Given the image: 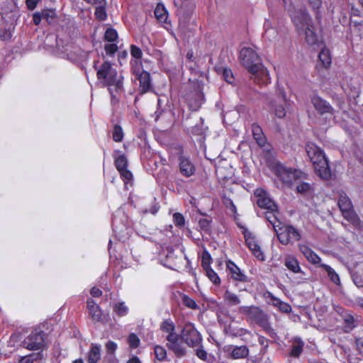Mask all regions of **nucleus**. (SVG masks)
Instances as JSON below:
<instances>
[{"mask_svg":"<svg viewBox=\"0 0 363 363\" xmlns=\"http://www.w3.org/2000/svg\"><path fill=\"white\" fill-rule=\"evenodd\" d=\"M104 38L108 42H114L118 38V33L116 30L110 28L106 30Z\"/></svg>","mask_w":363,"mask_h":363,"instance_id":"nucleus-42","label":"nucleus"},{"mask_svg":"<svg viewBox=\"0 0 363 363\" xmlns=\"http://www.w3.org/2000/svg\"><path fill=\"white\" fill-rule=\"evenodd\" d=\"M86 303L89 309V313L92 320L94 323L102 321L103 313L101 308L91 298L88 299Z\"/></svg>","mask_w":363,"mask_h":363,"instance_id":"nucleus-17","label":"nucleus"},{"mask_svg":"<svg viewBox=\"0 0 363 363\" xmlns=\"http://www.w3.org/2000/svg\"><path fill=\"white\" fill-rule=\"evenodd\" d=\"M179 160V171L182 175L189 177L195 173V167L188 158L180 156Z\"/></svg>","mask_w":363,"mask_h":363,"instance_id":"nucleus-18","label":"nucleus"},{"mask_svg":"<svg viewBox=\"0 0 363 363\" xmlns=\"http://www.w3.org/2000/svg\"><path fill=\"white\" fill-rule=\"evenodd\" d=\"M130 53L131 55L136 59H140L143 55L141 50L133 45L130 46Z\"/></svg>","mask_w":363,"mask_h":363,"instance_id":"nucleus-53","label":"nucleus"},{"mask_svg":"<svg viewBox=\"0 0 363 363\" xmlns=\"http://www.w3.org/2000/svg\"><path fill=\"white\" fill-rule=\"evenodd\" d=\"M174 223L176 226L182 228L185 224V220L183 215L180 213H175L173 215Z\"/></svg>","mask_w":363,"mask_h":363,"instance_id":"nucleus-46","label":"nucleus"},{"mask_svg":"<svg viewBox=\"0 0 363 363\" xmlns=\"http://www.w3.org/2000/svg\"><path fill=\"white\" fill-rule=\"evenodd\" d=\"M320 267L325 270V272L328 274V278L332 282H333L336 285L340 284V279L339 275L335 272V270L332 267L325 264H322L320 265Z\"/></svg>","mask_w":363,"mask_h":363,"instance_id":"nucleus-28","label":"nucleus"},{"mask_svg":"<svg viewBox=\"0 0 363 363\" xmlns=\"http://www.w3.org/2000/svg\"><path fill=\"white\" fill-rule=\"evenodd\" d=\"M211 220H208L206 218H201L199 220V226L201 230H203L206 233H208L211 230Z\"/></svg>","mask_w":363,"mask_h":363,"instance_id":"nucleus-44","label":"nucleus"},{"mask_svg":"<svg viewBox=\"0 0 363 363\" xmlns=\"http://www.w3.org/2000/svg\"><path fill=\"white\" fill-rule=\"evenodd\" d=\"M167 340L168 341V343L167 344L168 348L172 347V345H174L179 342L178 335L174 333V331L169 333L167 337Z\"/></svg>","mask_w":363,"mask_h":363,"instance_id":"nucleus-49","label":"nucleus"},{"mask_svg":"<svg viewBox=\"0 0 363 363\" xmlns=\"http://www.w3.org/2000/svg\"><path fill=\"white\" fill-rule=\"evenodd\" d=\"M169 349L172 350L175 355L178 357H182L185 354V349L181 342L172 345V347H170Z\"/></svg>","mask_w":363,"mask_h":363,"instance_id":"nucleus-36","label":"nucleus"},{"mask_svg":"<svg viewBox=\"0 0 363 363\" xmlns=\"http://www.w3.org/2000/svg\"><path fill=\"white\" fill-rule=\"evenodd\" d=\"M128 342L130 347L136 348L139 346L140 339L138 337V336L135 334L131 333L128 336Z\"/></svg>","mask_w":363,"mask_h":363,"instance_id":"nucleus-48","label":"nucleus"},{"mask_svg":"<svg viewBox=\"0 0 363 363\" xmlns=\"http://www.w3.org/2000/svg\"><path fill=\"white\" fill-rule=\"evenodd\" d=\"M41 357L42 356L40 352L27 356L24 363H33L34 361H38V359H40Z\"/></svg>","mask_w":363,"mask_h":363,"instance_id":"nucleus-58","label":"nucleus"},{"mask_svg":"<svg viewBox=\"0 0 363 363\" xmlns=\"http://www.w3.org/2000/svg\"><path fill=\"white\" fill-rule=\"evenodd\" d=\"M303 350V345L300 344H296L293 345L291 351L290 352L291 356L298 357Z\"/></svg>","mask_w":363,"mask_h":363,"instance_id":"nucleus-55","label":"nucleus"},{"mask_svg":"<svg viewBox=\"0 0 363 363\" xmlns=\"http://www.w3.org/2000/svg\"><path fill=\"white\" fill-rule=\"evenodd\" d=\"M298 33H305V40L308 45H315L318 41V38L314 31L313 22L311 23V26L304 27V28L301 30Z\"/></svg>","mask_w":363,"mask_h":363,"instance_id":"nucleus-20","label":"nucleus"},{"mask_svg":"<svg viewBox=\"0 0 363 363\" xmlns=\"http://www.w3.org/2000/svg\"><path fill=\"white\" fill-rule=\"evenodd\" d=\"M113 311L120 317L124 316L128 313V308L124 302H118L113 305Z\"/></svg>","mask_w":363,"mask_h":363,"instance_id":"nucleus-32","label":"nucleus"},{"mask_svg":"<svg viewBox=\"0 0 363 363\" xmlns=\"http://www.w3.org/2000/svg\"><path fill=\"white\" fill-rule=\"evenodd\" d=\"M90 294L94 297H99L102 295V291L96 287L91 288Z\"/></svg>","mask_w":363,"mask_h":363,"instance_id":"nucleus-63","label":"nucleus"},{"mask_svg":"<svg viewBox=\"0 0 363 363\" xmlns=\"http://www.w3.org/2000/svg\"><path fill=\"white\" fill-rule=\"evenodd\" d=\"M137 79L140 82V92L145 94L152 90L151 78L149 72L143 71L140 73H137Z\"/></svg>","mask_w":363,"mask_h":363,"instance_id":"nucleus-16","label":"nucleus"},{"mask_svg":"<svg viewBox=\"0 0 363 363\" xmlns=\"http://www.w3.org/2000/svg\"><path fill=\"white\" fill-rule=\"evenodd\" d=\"M306 153L313 163L315 174L322 179L328 180L332 174L329 162L323 150L313 143L306 146Z\"/></svg>","mask_w":363,"mask_h":363,"instance_id":"nucleus-3","label":"nucleus"},{"mask_svg":"<svg viewBox=\"0 0 363 363\" xmlns=\"http://www.w3.org/2000/svg\"><path fill=\"white\" fill-rule=\"evenodd\" d=\"M269 104L272 111L278 118H284L289 105L284 91L282 89H279L276 92V96L269 99Z\"/></svg>","mask_w":363,"mask_h":363,"instance_id":"nucleus-7","label":"nucleus"},{"mask_svg":"<svg viewBox=\"0 0 363 363\" xmlns=\"http://www.w3.org/2000/svg\"><path fill=\"white\" fill-rule=\"evenodd\" d=\"M282 3L298 32L311 26L312 19L306 7L299 4V0H282Z\"/></svg>","mask_w":363,"mask_h":363,"instance_id":"nucleus-4","label":"nucleus"},{"mask_svg":"<svg viewBox=\"0 0 363 363\" xmlns=\"http://www.w3.org/2000/svg\"><path fill=\"white\" fill-rule=\"evenodd\" d=\"M45 335L43 331L34 330L22 344L25 348L30 350H43L45 347Z\"/></svg>","mask_w":363,"mask_h":363,"instance_id":"nucleus-9","label":"nucleus"},{"mask_svg":"<svg viewBox=\"0 0 363 363\" xmlns=\"http://www.w3.org/2000/svg\"><path fill=\"white\" fill-rule=\"evenodd\" d=\"M351 276L357 287H363V264H358L352 269Z\"/></svg>","mask_w":363,"mask_h":363,"instance_id":"nucleus-21","label":"nucleus"},{"mask_svg":"<svg viewBox=\"0 0 363 363\" xmlns=\"http://www.w3.org/2000/svg\"><path fill=\"white\" fill-rule=\"evenodd\" d=\"M226 266L231 274V278H233L234 280L242 282L248 281L247 277L242 272L240 269L237 265H235L234 262L228 260L226 262Z\"/></svg>","mask_w":363,"mask_h":363,"instance_id":"nucleus-19","label":"nucleus"},{"mask_svg":"<svg viewBox=\"0 0 363 363\" xmlns=\"http://www.w3.org/2000/svg\"><path fill=\"white\" fill-rule=\"evenodd\" d=\"M252 132L253 138L256 140L257 143L261 147L264 146L267 140L261 127L256 123H253L252 125Z\"/></svg>","mask_w":363,"mask_h":363,"instance_id":"nucleus-22","label":"nucleus"},{"mask_svg":"<svg viewBox=\"0 0 363 363\" xmlns=\"http://www.w3.org/2000/svg\"><path fill=\"white\" fill-rule=\"evenodd\" d=\"M182 303L184 306L191 309H196L198 308L196 302L186 295H184L182 296Z\"/></svg>","mask_w":363,"mask_h":363,"instance_id":"nucleus-45","label":"nucleus"},{"mask_svg":"<svg viewBox=\"0 0 363 363\" xmlns=\"http://www.w3.org/2000/svg\"><path fill=\"white\" fill-rule=\"evenodd\" d=\"M161 330L169 333L174 330V325L172 322L164 320L161 325Z\"/></svg>","mask_w":363,"mask_h":363,"instance_id":"nucleus-51","label":"nucleus"},{"mask_svg":"<svg viewBox=\"0 0 363 363\" xmlns=\"http://www.w3.org/2000/svg\"><path fill=\"white\" fill-rule=\"evenodd\" d=\"M106 352L108 355H112L117 348V345L113 341H108L106 344Z\"/></svg>","mask_w":363,"mask_h":363,"instance_id":"nucleus-54","label":"nucleus"},{"mask_svg":"<svg viewBox=\"0 0 363 363\" xmlns=\"http://www.w3.org/2000/svg\"><path fill=\"white\" fill-rule=\"evenodd\" d=\"M344 321L345 323V332L349 333L355 327L354 325V318L352 315H347L344 318Z\"/></svg>","mask_w":363,"mask_h":363,"instance_id":"nucleus-39","label":"nucleus"},{"mask_svg":"<svg viewBox=\"0 0 363 363\" xmlns=\"http://www.w3.org/2000/svg\"><path fill=\"white\" fill-rule=\"evenodd\" d=\"M249 354V350L247 347V346L242 345V346H237L235 347L232 352H231V357L233 359H241V358H245Z\"/></svg>","mask_w":363,"mask_h":363,"instance_id":"nucleus-26","label":"nucleus"},{"mask_svg":"<svg viewBox=\"0 0 363 363\" xmlns=\"http://www.w3.org/2000/svg\"><path fill=\"white\" fill-rule=\"evenodd\" d=\"M276 233L279 242L283 245H288L301 239L298 230L291 225H286L281 228V230L278 228Z\"/></svg>","mask_w":363,"mask_h":363,"instance_id":"nucleus-10","label":"nucleus"},{"mask_svg":"<svg viewBox=\"0 0 363 363\" xmlns=\"http://www.w3.org/2000/svg\"><path fill=\"white\" fill-rule=\"evenodd\" d=\"M301 252L303 254L306 258L313 264H318L320 262L321 259L318 256L310 247L306 245H300Z\"/></svg>","mask_w":363,"mask_h":363,"instance_id":"nucleus-24","label":"nucleus"},{"mask_svg":"<svg viewBox=\"0 0 363 363\" xmlns=\"http://www.w3.org/2000/svg\"><path fill=\"white\" fill-rule=\"evenodd\" d=\"M211 257L208 252L204 250L202 255L201 266L203 269H208L211 268Z\"/></svg>","mask_w":363,"mask_h":363,"instance_id":"nucleus-40","label":"nucleus"},{"mask_svg":"<svg viewBox=\"0 0 363 363\" xmlns=\"http://www.w3.org/2000/svg\"><path fill=\"white\" fill-rule=\"evenodd\" d=\"M43 19L46 20L50 24L55 22L57 17L56 12L52 9H43L41 11Z\"/></svg>","mask_w":363,"mask_h":363,"instance_id":"nucleus-33","label":"nucleus"},{"mask_svg":"<svg viewBox=\"0 0 363 363\" xmlns=\"http://www.w3.org/2000/svg\"><path fill=\"white\" fill-rule=\"evenodd\" d=\"M123 138V132L121 127L115 125L113 130V139L116 142H121Z\"/></svg>","mask_w":363,"mask_h":363,"instance_id":"nucleus-37","label":"nucleus"},{"mask_svg":"<svg viewBox=\"0 0 363 363\" xmlns=\"http://www.w3.org/2000/svg\"><path fill=\"white\" fill-rule=\"evenodd\" d=\"M224 298L227 301L228 304L231 306L238 305L240 303L239 297L229 291H226L225 292Z\"/></svg>","mask_w":363,"mask_h":363,"instance_id":"nucleus-31","label":"nucleus"},{"mask_svg":"<svg viewBox=\"0 0 363 363\" xmlns=\"http://www.w3.org/2000/svg\"><path fill=\"white\" fill-rule=\"evenodd\" d=\"M255 196L257 198V204L262 208L267 211H276L278 207L273 200H272L267 193L262 189H257L255 191Z\"/></svg>","mask_w":363,"mask_h":363,"instance_id":"nucleus-12","label":"nucleus"},{"mask_svg":"<svg viewBox=\"0 0 363 363\" xmlns=\"http://www.w3.org/2000/svg\"><path fill=\"white\" fill-rule=\"evenodd\" d=\"M308 1L313 9L318 8L320 5V0H308Z\"/></svg>","mask_w":363,"mask_h":363,"instance_id":"nucleus-64","label":"nucleus"},{"mask_svg":"<svg viewBox=\"0 0 363 363\" xmlns=\"http://www.w3.org/2000/svg\"><path fill=\"white\" fill-rule=\"evenodd\" d=\"M155 357L159 361H163V360H164V359L166 357L167 352H166L165 349L163 347L156 346L155 347Z\"/></svg>","mask_w":363,"mask_h":363,"instance_id":"nucleus-43","label":"nucleus"},{"mask_svg":"<svg viewBox=\"0 0 363 363\" xmlns=\"http://www.w3.org/2000/svg\"><path fill=\"white\" fill-rule=\"evenodd\" d=\"M284 266L294 273L302 272L299 263L296 258L291 255H287L284 258Z\"/></svg>","mask_w":363,"mask_h":363,"instance_id":"nucleus-23","label":"nucleus"},{"mask_svg":"<svg viewBox=\"0 0 363 363\" xmlns=\"http://www.w3.org/2000/svg\"><path fill=\"white\" fill-rule=\"evenodd\" d=\"M206 274L208 277V278L214 284L216 285L220 284V279L218 274L211 269L209 268L208 269H205Z\"/></svg>","mask_w":363,"mask_h":363,"instance_id":"nucleus-38","label":"nucleus"},{"mask_svg":"<svg viewBox=\"0 0 363 363\" xmlns=\"http://www.w3.org/2000/svg\"><path fill=\"white\" fill-rule=\"evenodd\" d=\"M101 357V347L96 344H91L89 353V363H96Z\"/></svg>","mask_w":363,"mask_h":363,"instance_id":"nucleus-27","label":"nucleus"},{"mask_svg":"<svg viewBox=\"0 0 363 363\" xmlns=\"http://www.w3.org/2000/svg\"><path fill=\"white\" fill-rule=\"evenodd\" d=\"M264 26L265 28V33H264L265 38H267L271 40L272 38H274L277 36V30L274 28L271 27L269 21H266L264 23Z\"/></svg>","mask_w":363,"mask_h":363,"instance_id":"nucleus-35","label":"nucleus"},{"mask_svg":"<svg viewBox=\"0 0 363 363\" xmlns=\"http://www.w3.org/2000/svg\"><path fill=\"white\" fill-rule=\"evenodd\" d=\"M240 61L252 74L251 78L259 85L270 82L268 70L264 67L257 53L251 48H243L240 52Z\"/></svg>","mask_w":363,"mask_h":363,"instance_id":"nucleus-1","label":"nucleus"},{"mask_svg":"<svg viewBox=\"0 0 363 363\" xmlns=\"http://www.w3.org/2000/svg\"><path fill=\"white\" fill-rule=\"evenodd\" d=\"M312 189V186L309 183L300 182L296 186V191L299 194H307Z\"/></svg>","mask_w":363,"mask_h":363,"instance_id":"nucleus-41","label":"nucleus"},{"mask_svg":"<svg viewBox=\"0 0 363 363\" xmlns=\"http://www.w3.org/2000/svg\"><path fill=\"white\" fill-rule=\"evenodd\" d=\"M42 19H43V18L41 11L33 13V21L35 25H39Z\"/></svg>","mask_w":363,"mask_h":363,"instance_id":"nucleus-60","label":"nucleus"},{"mask_svg":"<svg viewBox=\"0 0 363 363\" xmlns=\"http://www.w3.org/2000/svg\"><path fill=\"white\" fill-rule=\"evenodd\" d=\"M186 101L192 111H197L204 101V95L201 91L200 84H197L194 91H191L186 96Z\"/></svg>","mask_w":363,"mask_h":363,"instance_id":"nucleus-13","label":"nucleus"},{"mask_svg":"<svg viewBox=\"0 0 363 363\" xmlns=\"http://www.w3.org/2000/svg\"><path fill=\"white\" fill-rule=\"evenodd\" d=\"M337 204L345 219L355 226L359 225L360 220L357 214L353 209L352 201L343 191L339 194Z\"/></svg>","mask_w":363,"mask_h":363,"instance_id":"nucleus-6","label":"nucleus"},{"mask_svg":"<svg viewBox=\"0 0 363 363\" xmlns=\"http://www.w3.org/2000/svg\"><path fill=\"white\" fill-rule=\"evenodd\" d=\"M155 16L159 21L162 23L166 22L167 19V11L162 4H157L155 9Z\"/></svg>","mask_w":363,"mask_h":363,"instance_id":"nucleus-29","label":"nucleus"},{"mask_svg":"<svg viewBox=\"0 0 363 363\" xmlns=\"http://www.w3.org/2000/svg\"><path fill=\"white\" fill-rule=\"evenodd\" d=\"M196 355L201 359L205 361L207 357V353L203 349L196 350Z\"/></svg>","mask_w":363,"mask_h":363,"instance_id":"nucleus-62","label":"nucleus"},{"mask_svg":"<svg viewBox=\"0 0 363 363\" xmlns=\"http://www.w3.org/2000/svg\"><path fill=\"white\" fill-rule=\"evenodd\" d=\"M311 101L314 108L321 115L325 113L334 114L335 110L330 106V104L320 97L318 95H315L311 97Z\"/></svg>","mask_w":363,"mask_h":363,"instance_id":"nucleus-14","label":"nucleus"},{"mask_svg":"<svg viewBox=\"0 0 363 363\" xmlns=\"http://www.w3.org/2000/svg\"><path fill=\"white\" fill-rule=\"evenodd\" d=\"M182 338L190 347L197 346L201 342L199 333L191 323L184 325L182 332Z\"/></svg>","mask_w":363,"mask_h":363,"instance_id":"nucleus-11","label":"nucleus"},{"mask_svg":"<svg viewBox=\"0 0 363 363\" xmlns=\"http://www.w3.org/2000/svg\"><path fill=\"white\" fill-rule=\"evenodd\" d=\"M115 165L118 172L127 168L128 161L124 155L118 156L115 160Z\"/></svg>","mask_w":363,"mask_h":363,"instance_id":"nucleus-34","label":"nucleus"},{"mask_svg":"<svg viewBox=\"0 0 363 363\" xmlns=\"http://www.w3.org/2000/svg\"><path fill=\"white\" fill-rule=\"evenodd\" d=\"M275 174L280 181L286 185H291L294 182L307 179V174L297 169L287 168L278 164L275 169Z\"/></svg>","mask_w":363,"mask_h":363,"instance_id":"nucleus-5","label":"nucleus"},{"mask_svg":"<svg viewBox=\"0 0 363 363\" xmlns=\"http://www.w3.org/2000/svg\"><path fill=\"white\" fill-rule=\"evenodd\" d=\"M245 311L247 313L250 318L260 326L264 331L269 334L274 332L273 328L271 327L269 322L268 315L258 307H247Z\"/></svg>","mask_w":363,"mask_h":363,"instance_id":"nucleus-8","label":"nucleus"},{"mask_svg":"<svg viewBox=\"0 0 363 363\" xmlns=\"http://www.w3.org/2000/svg\"><path fill=\"white\" fill-rule=\"evenodd\" d=\"M223 77L229 84H233L234 82V77L232 71L228 69H223Z\"/></svg>","mask_w":363,"mask_h":363,"instance_id":"nucleus-50","label":"nucleus"},{"mask_svg":"<svg viewBox=\"0 0 363 363\" xmlns=\"http://www.w3.org/2000/svg\"><path fill=\"white\" fill-rule=\"evenodd\" d=\"M224 204L225 205V206L227 208H228L230 210V211L233 213H236V207L231 199H225Z\"/></svg>","mask_w":363,"mask_h":363,"instance_id":"nucleus-59","label":"nucleus"},{"mask_svg":"<svg viewBox=\"0 0 363 363\" xmlns=\"http://www.w3.org/2000/svg\"><path fill=\"white\" fill-rule=\"evenodd\" d=\"M319 61L321 62L323 66L328 68L331 64V57L330 52L327 49H322L318 55Z\"/></svg>","mask_w":363,"mask_h":363,"instance_id":"nucleus-30","label":"nucleus"},{"mask_svg":"<svg viewBox=\"0 0 363 363\" xmlns=\"http://www.w3.org/2000/svg\"><path fill=\"white\" fill-rule=\"evenodd\" d=\"M94 67L96 70L97 79L103 86H108L112 99L116 98V95L123 91V77L107 61L99 67L95 62Z\"/></svg>","mask_w":363,"mask_h":363,"instance_id":"nucleus-2","label":"nucleus"},{"mask_svg":"<svg viewBox=\"0 0 363 363\" xmlns=\"http://www.w3.org/2000/svg\"><path fill=\"white\" fill-rule=\"evenodd\" d=\"M95 16L99 21H104L106 18L105 7L100 6L96 8Z\"/></svg>","mask_w":363,"mask_h":363,"instance_id":"nucleus-47","label":"nucleus"},{"mask_svg":"<svg viewBox=\"0 0 363 363\" xmlns=\"http://www.w3.org/2000/svg\"><path fill=\"white\" fill-rule=\"evenodd\" d=\"M277 303H275L279 308V310L284 313H289L291 311V307L289 304L282 302L279 300H277Z\"/></svg>","mask_w":363,"mask_h":363,"instance_id":"nucleus-52","label":"nucleus"},{"mask_svg":"<svg viewBox=\"0 0 363 363\" xmlns=\"http://www.w3.org/2000/svg\"><path fill=\"white\" fill-rule=\"evenodd\" d=\"M121 173V175L123 178L124 181L128 182L133 179V174L132 173L126 169H123V171L119 172Z\"/></svg>","mask_w":363,"mask_h":363,"instance_id":"nucleus-57","label":"nucleus"},{"mask_svg":"<svg viewBox=\"0 0 363 363\" xmlns=\"http://www.w3.org/2000/svg\"><path fill=\"white\" fill-rule=\"evenodd\" d=\"M244 237L245 239V242L249 247V249L252 251L253 255L259 260H264V256L263 252H262L259 245L257 243L255 240V238L252 236V233L245 230L244 231Z\"/></svg>","mask_w":363,"mask_h":363,"instance_id":"nucleus-15","label":"nucleus"},{"mask_svg":"<svg viewBox=\"0 0 363 363\" xmlns=\"http://www.w3.org/2000/svg\"><path fill=\"white\" fill-rule=\"evenodd\" d=\"M278 208L276 211H267L265 213L266 219L272 225L274 230L277 232V229L281 230V223L278 220Z\"/></svg>","mask_w":363,"mask_h":363,"instance_id":"nucleus-25","label":"nucleus"},{"mask_svg":"<svg viewBox=\"0 0 363 363\" xmlns=\"http://www.w3.org/2000/svg\"><path fill=\"white\" fill-rule=\"evenodd\" d=\"M118 50V47L116 44L111 43L105 45V50L108 55H113Z\"/></svg>","mask_w":363,"mask_h":363,"instance_id":"nucleus-56","label":"nucleus"},{"mask_svg":"<svg viewBox=\"0 0 363 363\" xmlns=\"http://www.w3.org/2000/svg\"><path fill=\"white\" fill-rule=\"evenodd\" d=\"M40 0H26V6L29 10H33Z\"/></svg>","mask_w":363,"mask_h":363,"instance_id":"nucleus-61","label":"nucleus"}]
</instances>
